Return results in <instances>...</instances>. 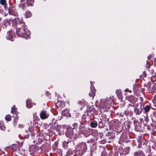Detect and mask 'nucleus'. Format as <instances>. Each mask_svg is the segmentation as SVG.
Wrapping results in <instances>:
<instances>
[{"instance_id":"23","label":"nucleus","mask_w":156,"mask_h":156,"mask_svg":"<svg viewBox=\"0 0 156 156\" xmlns=\"http://www.w3.org/2000/svg\"><path fill=\"white\" fill-rule=\"evenodd\" d=\"M5 129V127L4 126L3 123L0 122V129L2 130H4Z\"/></svg>"},{"instance_id":"11","label":"nucleus","mask_w":156,"mask_h":156,"mask_svg":"<svg viewBox=\"0 0 156 156\" xmlns=\"http://www.w3.org/2000/svg\"><path fill=\"white\" fill-rule=\"evenodd\" d=\"M49 116L46 111H42L40 114V116L42 119H47Z\"/></svg>"},{"instance_id":"4","label":"nucleus","mask_w":156,"mask_h":156,"mask_svg":"<svg viewBox=\"0 0 156 156\" xmlns=\"http://www.w3.org/2000/svg\"><path fill=\"white\" fill-rule=\"evenodd\" d=\"M79 135L82 134L86 137L90 135L89 129L86 128L84 126L80 125L79 127Z\"/></svg>"},{"instance_id":"25","label":"nucleus","mask_w":156,"mask_h":156,"mask_svg":"<svg viewBox=\"0 0 156 156\" xmlns=\"http://www.w3.org/2000/svg\"><path fill=\"white\" fill-rule=\"evenodd\" d=\"M5 119L7 121H9L11 120V116L9 115H7L5 117Z\"/></svg>"},{"instance_id":"7","label":"nucleus","mask_w":156,"mask_h":156,"mask_svg":"<svg viewBox=\"0 0 156 156\" xmlns=\"http://www.w3.org/2000/svg\"><path fill=\"white\" fill-rule=\"evenodd\" d=\"M6 37L8 40L12 41L15 38V35L12 30H10L7 33Z\"/></svg>"},{"instance_id":"20","label":"nucleus","mask_w":156,"mask_h":156,"mask_svg":"<svg viewBox=\"0 0 156 156\" xmlns=\"http://www.w3.org/2000/svg\"><path fill=\"white\" fill-rule=\"evenodd\" d=\"M25 16L26 18L30 17L31 16V12L28 10H26L25 14Z\"/></svg>"},{"instance_id":"49","label":"nucleus","mask_w":156,"mask_h":156,"mask_svg":"<svg viewBox=\"0 0 156 156\" xmlns=\"http://www.w3.org/2000/svg\"><path fill=\"white\" fill-rule=\"evenodd\" d=\"M87 143H88V144H91V142H90V141L89 140H88L87 141Z\"/></svg>"},{"instance_id":"5","label":"nucleus","mask_w":156,"mask_h":156,"mask_svg":"<svg viewBox=\"0 0 156 156\" xmlns=\"http://www.w3.org/2000/svg\"><path fill=\"white\" fill-rule=\"evenodd\" d=\"M143 119L140 118L138 119H135L133 121V123L135 125V129L137 131H141L142 130L141 126L140 125L143 121Z\"/></svg>"},{"instance_id":"47","label":"nucleus","mask_w":156,"mask_h":156,"mask_svg":"<svg viewBox=\"0 0 156 156\" xmlns=\"http://www.w3.org/2000/svg\"><path fill=\"white\" fill-rule=\"evenodd\" d=\"M16 109H14V112L13 113H12V114H16Z\"/></svg>"},{"instance_id":"15","label":"nucleus","mask_w":156,"mask_h":156,"mask_svg":"<svg viewBox=\"0 0 156 156\" xmlns=\"http://www.w3.org/2000/svg\"><path fill=\"white\" fill-rule=\"evenodd\" d=\"M33 103H32V101L30 99H28L26 101V106L27 107L29 108H31Z\"/></svg>"},{"instance_id":"54","label":"nucleus","mask_w":156,"mask_h":156,"mask_svg":"<svg viewBox=\"0 0 156 156\" xmlns=\"http://www.w3.org/2000/svg\"><path fill=\"white\" fill-rule=\"evenodd\" d=\"M6 149H7V148H5V149H4V150H5V151H6Z\"/></svg>"},{"instance_id":"46","label":"nucleus","mask_w":156,"mask_h":156,"mask_svg":"<svg viewBox=\"0 0 156 156\" xmlns=\"http://www.w3.org/2000/svg\"><path fill=\"white\" fill-rule=\"evenodd\" d=\"M139 98H140V101H143V99L142 97H140Z\"/></svg>"},{"instance_id":"50","label":"nucleus","mask_w":156,"mask_h":156,"mask_svg":"<svg viewBox=\"0 0 156 156\" xmlns=\"http://www.w3.org/2000/svg\"><path fill=\"white\" fill-rule=\"evenodd\" d=\"M150 128H151V127H150V126H147V129L148 130H150Z\"/></svg>"},{"instance_id":"53","label":"nucleus","mask_w":156,"mask_h":156,"mask_svg":"<svg viewBox=\"0 0 156 156\" xmlns=\"http://www.w3.org/2000/svg\"><path fill=\"white\" fill-rule=\"evenodd\" d=\"M14 156H18L17 155L15 154H14Z\"/></svg>"},{"instance_id":"36","label":"nucleus","mask_w":156,"mask_h":156,"mask_svg":"<svg viewBox=\"0 0 156 156\" xmlns=\"http://www.w3.org/2000/svg\"><path fill=\"white\" fill-rule=\"evenodd\" d=\"M124 115H126L125 111L123 112H121L120 114V116L121 117H123Z\"/></svg>"},{"instance_id":"13","label":"nucleus","mask_w":156,"mask_h":156,"mask_svg":"<svg viewBox=\"0 0 156 156\" xmlns=\"http://www.w3.org/2000/svg\"><path fill=\"white\" fill-rule=\"evenodd\" d=\"M9 21V20L8 19L5 20L3 22L1 27L3 28H6V27L10 24Z\"/></svg>"},{"instance_id":"3","label":"nucleus","mask_w":156,"mask_h":156,"mask_svg":"<svg viewBox=\"0 0 156 156\" xmlns=\"http://www.w3.org/2000/svg\"><path fill=\"white\" fill-rule=\"evenodd\" d=\"M87 149V145L86 143L82 142L78 145L76 151L79 155L81 156L86 152Z\"/></svg>"},{"instance_id":"55","label":"nucleus","mask_w":156,"mask_h":156,"mask_svg":"<svg viewBox=\"0 0 156 156\" xmlns=\"http://www.w3.org/2000/svg\"><path fill=\"white\" fill-rule=\"evenodd\" d=\"M70 154H71V155L72 154H73V153H71Z\"/></svg>"},{"instance_id":"37","label":"nucleus","mask_w":156,"mask_h":156,"mask_svg":"<svg viewBox=\"0 0 156 156\" xmlns=\"http://www.w3.org/2000/svg\"><path fill=\"white\" fill-rule=\"evenodd\" d=\"M78 104H80V105H81L82 107L84 106L83 103L82 102L80 101H78Z\"/></svg>"},{"instance_id":"8","label":"nucleus","mask_w":156,"mask_h":156,"mask_svg":"<svg viewBox=\"0 0 156 156\" xmlns=\"http://www.w3.org/2000/svg\"><path fill=\"white\" fill-rule=\"evenodd\" d=\"M91 87H90V91L89 94V96L92 98V99H93L95 95V93L96 90L94 86H92V82H90Z\"/></svg>"},{"instance_id":"6","label":"nucleus","mask_w":156,"mask_h":156,"mask_svg":"<svg viewBox=\"0 0 156 156\" xmlns=\"http://www.w3.org/2000/svg\"><path fill=\"white\" fill-rule=\"evenodd\" d=\"M129 107L124 111L126 116L131 117L133 114L132 110L134 106L130 104H129Z\"/></svg>"},{"instance_id":"35","label":"nucleus","mask_w":156,"mask_h":156,"mask_svg":"<svg viewBox=\"0 0 156 156\" xmlns=\"http://www.w3.org/2000/svg\"><path fill=\"white\" fill-rule=\"evenodd\" d=\"M119 99L121 101H122V98H123V96H122V94H120L119 95L117 96Z\"/></svg>"},{"instance_id":"34","label":"nucleus","mask_w":156,"mask_h":156,"mask_svg":"<svg viewBox=\"0 0 156 156\" xmlns=\"http://www.w3.org/2000/svg\"><path fill=\"white\" fill-rule=\"evenodd\" d=\"M59 105L60 107H64V106H65V104L64 102H60Z\"/></svg>"},{"instance_id":"40","label":"nucleus","mask_w":156,"mask_h":156,"mask_svg":"<svg viewBox=\"0 0 156 156\" xmlns=\"http://www.w3.org/2000/svg\"><path fill=\"white\" fill-rule=\"evenodd\" d=\"M24 126V125L23 124H19V127L21 128H23Z\"/></svg>"},{"instance_id":"9","label":"nucleus","mask_w":156,"mask_h":156,"mask_svg":"<svg viewBox=\"0 0 156 156\" xmlns=\"http://www.w3.org/2000/svg\"><path fill=\"white\" fill-rule=\"evenodd\" d=\"M143 108L139 107V104H136V107L134 108V112L136 115H140L141 113Z\"/></svg>"},{"instance_id":"33","label":"nucleus","mask_w":156,"mask_h":156,"mask_svg":"<svg viewBox=\"0 0 156 156\" xmlns=\"http://www.w3.org/2000/svg\"><path fill=\"white\" fill-rule=\"evenodd\" d=\"M73 127V129H76V128H77L78 126V124L76 123H74L72 125Z\"/></svg>"},{"instance_id":"2","label":"nucleus","mask_w":156,"mask_h":156,"mask_svg":"<svg viewBox=\"0 0 156 156\" xmlns=\"http://www.w3.org/2000/svg\"><path fill=\"white\" fill-rule=\"evenodd\" d=\"M113 97L111 98H107L106 99H102L101 100L99 106L101 112H108L111 106L112 103Z\"/></svg>"},{"instance_id":"29","label":"nucleus","mask_w":156,"mask_h":156,"mask_svg":"<svg viewBox=\"0 0 156 156\" xmlns=\"http://www.w3.org/2000/svg\"><path fill=\"white\" fill-rule=\"evenodd\" d=\"M16 119H14L13 121V123L15 126H16V124L17 122V120L19 118V117L17 116V115L15 117Z\"/></svg>"},{"instance_id":"26","label":"nucleus","mask_w":156,"mask_h":156,"mask_svg":"<svg viewBox=\"0 0 156 156\" xmlns=\"http://www.w3.org/2000/svg\"><path fill=\"white\" fill-rule=\"evenodd\" d=\"M58 142H55L54 145L53 146V148L55 150H56L58 146Z\"/></svg>"},{"instance_id":"58","label":"nucleus","mask_w":156,"mask_h":156,"mask_svg":"<svg viewBox=\"0 0 156 156\" xmlns=\"http://www.w3.org/2000/svg\"><path fill=\"white\" fill-rule=\"evenodd\" d=\"M14 147H15L14 146H13V148H14Z\"/></svg>"},{"instance_id":"43","label":"nucleus","mask_w":156,"mask_h":156,"mask_svg":"<svg viewBox=\"0 0 156 156\" xmlns=\"http://www.w3.org/2000/svg\"><path fill=\"white\" fill-rule=\"evenodd\" d=\"M125 92H127L129 91V92L131 93V91H129L128 89H126L125 90Z\"/></svg>"},{"instance_id":"27","label":"nucleus","mask_w":156,"mask_h":156,"mask_svg":"<svg viewBox=\"0 0 156 156\" xmlns=\"http://www.w3.org/2000/svg\"><path fill=\"white\" fill-rule=\"evenodd\" d=\"M68 133L69 134V136L70 137L72 136L73 135V132L72 131H71L69 130H68L67 132V134Z\"/></svg>"},{"instance_id":"56","label":"nucleus","mask_w":156,"mask_h":156,"mask_svg":"<svg viewBox=\"0 0 156 156\" xmlns=\"http://www.w3.org/2000/svg\"><path fill=\"white\" fill-rule=\"evenodd\" d=\"M3 156H6L5 155H3Z\"/></svg>"},{"instance_id":"32","label":"nucleus","mask_w":156,"mask_h":156,"mask_svg":"<svg viewBox=\"0 0 156 156\" xmlns=\"http://www.w3.org/2000/svg\"><path fill=\"white\" fill-rule=\"evenodd\" d=\"M20 7L21 8H22L23 10H25L26 8V5L22 4L20 5Z\"/></svg>"},{"instance_id":"38","label":"nucleus","mask_w":156,"mask_h":156,"mask_svg":"<svg viewBox=\"0 0 156 156\" xmlns=\"http://www.w3.org/2000/svg\"><path fill=\"white\" fill-rule=\"evenodd\" d=\"M16 109V107L15 105H13L12 107V110L11 111V113L14 112V110Z\"/></svg>"},{"instance_id":"12","label":"nucleus","mask_w":156,"mask_h":156,"mask_svg":"<svg viewBox=\"0 0 156 156\" xmlns=\"http://www.w3.org/2000/svg\"><path fill=\"white\" fill-rule=\"evenodd\" d=\"M62 114L63 116L69 117L71 116V114L69 113V110L66 109L62 112Z\"/></svg>"},{"instance_id":"39","label":"nucleus","mask_w":156,"mask_h":156,"mask_svg":"<svg viewBox=\"0 0 156 156\" xmlns=\"http://www.w3.org/2000/svg\"><path fill=\"white\" fill-rule=\"evenodd\" d=\"M28 130L29 131H30V132H32L33 131V128L32 127H29V128Z\"/></svg>"},{"instance_id":"30","label":"nucleus","mask_w":156,"mask_h":156,"mask_svg":"<svg viewBox=\"0 0 156 156\" xmlns=\"http://www.w3.org/2000/svg\"><path fill=\"white\" fill-rule=\"evenodd\" d=\"M144 121L146 122L145 123H147L148 122L149 119H148V116L147 115H146V116H144Z\"/></svg>"},{"instance_id":"42","label":"nucleus","mask_w":156,"mask_h":156,"mask_svg":"<svg viewBox=\"0 0 156 156\" xmlns=\"http://www.w3.org/2000/svg\"><path fill=\"white\" fill-rule=\"evenodd\" d=\"M105 151H103L101 154V156H105Z\"/></svg>"},{"instance_id":"59","label":"nucleus","mask_w":156,"mask_h":156,"mask_svg":"<svg viewBox=\"0 0 156 156\" xmlns=\"http://www.w3.org/2000/svg\"><path fill=\"white\" fill-rule=\"evenodd\" d=\"M14 147H15L14 146H13V148H14Z\"/></svg>"},{"instance_id":"57","label":"nucleus","mask_w":156,"mask_h":156,"mask_svg":"<svg viewBox=\"0 0 156 156\" xmlns=\"http://www.w3.org/2000/svg\"><path fill=\"white\" fill-rule=\"evenodd\" d=\"M114 124H115V122H114Z\"/></svg>"},{"instance_id":"41","label":"nucleus","mask_w":156,"mask_h":156,"mask_svg":"<svg viewBox=\"0 0 156 156\" xmlns=\"http://www.w3.org/2000/svg\"><path fill=\"white\" fill-rule=\"evenodd\" d=\"M53 123H50L49 125V126H50V128H51L52 127H53Z\"/></svg>"},{"instance_id":"1","label":"nucleus","mask_w":156,"mask_h":156,"mask_svg":"<svg viewBox=\"0 0 156 156\" xmlns=\"http://www.w3.org/2000/svg\"><path fill=\"white\" fill-rule=\"evenodd\" d=\"M16 24L17 26L16 34L19 37H24L26 39L30 38V33L27 30V27L22 19L18 18H15Z\"/></svg>"},{"instance_id":"31","label":"nucleus","mask_w":156,"mask_h":156,"mask_svg":"<svg viewBox=\"0 0 156 156\" xmlns=\"http://www.w3.org/2000/svg\"><path fill=\"white\" fill-rule=\"evenodd\" d=\"M116 93L117 96L122 94L121 90H117L116 91Z\"/></svg>"},{"instance_id":"52","label":"nucleus","mask_w":156,"mask_h":156,"mask_svg":"<svg viewBox=\"0 0 156 156\" xmlns=\"http://www.w3.org/2000/svg\"><path fill=\"white\" fill-rule=\"evenodd\" d=\"M14 146H15V147H17V145H14Z\"/></svg>"},{"instance_id":"21","label":"nucleus","mask_w":156,"mask_h":156,"mask_svg":"<svg viewBox=\"0 0 156 156\" xmlns=\"http://www.w3.org/2000/svg\"><path fill=\"white\" fill-rule=\"evenodd\" d=\"M130 147L129 146H127L125 147L124 151L125 154H128L130 151Z\"/></svg>"},{"instance_id":"19","label":"nucleus","mask_w":156,"mask_h":156,"mask_svg":"<svg viewBox=\"0 0 156 156\" xmlns=\"http://www.w3.org/2000/svg\"><path fill=\"white\" fill-rule=\"evenodd\" d=\"M34 3V0H27V5L32 6H33Z\"/></svg>"},{"instance_id":"45","label":"nucleus","mask_w":156,"mask_h":156,"mask_svg":"<svg viewBox=\"0 0 156 156\" xmlns=\"http://www.w3.org/2000/svg\"><path fill=\"white\" fill-rule=\"evenodd\" d=\"M46 94L48 96H49V95H50V93L48 92H46Z\"/></svg>"},{"instance_id":"14","label":"nucleus","mask_w":156,"mask_h":156,"mask_svg":"<svg viewBox=\"0 0 156 156\" xmlns=\"http://www.w3.org/2000/svg\"><path fill=\"white\" fill-rule=\"evenodd\" d=\"M134 156H145V155L142 151H139L134 152Z\"/></svg>"},{"instance_id":"17","label":"nucleus","mask_w":156,"mask_h":156,"mask_svg":"<svg viewBox=\"0 0 156 156\" xmlns=\"http://www.w3.org/2000/svg\"><path fill=\"white\" fill-rule=\"evenodd\" d=\"M9 13L10 14L13 16H16L18 15L17 12L16 11L12 10L11 9H9Z\"/></svg>"},{"instance_id":"18","label":"nucleus","mask_w":156,"mask_h":156,"mask_svg":"<svg viewBox=\"0 0 156 156\" xmlns=\"http://www.w3.org/2000/svg\"><path fill=\"white\" fill-rule=\"evenodd\" d=\"M90 125L92 128H94L97 126L98 123L96 121H94L90 122Z\"/></svg>"},{"instance_id":"10","label":"nucleus","mask_w":156,"mask_h":156,"mask_svg":"<svg viewBox=\"0 0 156 156\" xmlns=\"http://www.w3.org/2000/svg\"><path fill=\"white\" fill-rule=\"evenodd\" d=\"M126 99L128 100L132 104H134L136 98L133 95L127 96L126 97Z\"/></svg>"},{"instance_id":"24","label":"nucleus","mask_w":156,"mask_h":156,"mask_svg":"<svg viewBox=\"0 0 156 156\" xmlns=\"http://www.w3.org/2000/svg\"><path fill=\"white\" fill-rule=\"evenodd\" d=\"M6 0H0V4L2 5H4L5 8L6 6Z\"/></svg>"},{"instance_id":"22","label":"nucleus","mask_w":156,"mask_h":156,"mask_svg":"<svg viewBox=\"0 0 156 156\" xmlns=\"http://www.w3.org/2000/svg\"><path fill=\"white\" fill-rule=\"evenodd\" d=\"M151 107L150 106L147 105L145 106L144 107V108L145 112L146 113L148 112L150 110Z\"/></svg>"},{"instance_id":"48","label":"nucleus","mask_w":156,"mask_h":156,"mask_svg":"<svg viewBox=\"0 0 156 156\" xmlns=\"http://www.w3.org/2000/svg\"><path fill=\"white\" fill-rule=\"evenodd\" d=\"M70 150V149H69L68 150V151H67V154H68V155H70V154L69 153V151Z\"/></svg>"},{"instance_id":"44","label":"nucleus","mask_w":156,"mask_h":156,"mask_svg":"<svg viewBox=\"0 0 156 156\" xmlns=\"http://www.w3.org/2000/svg\"><path fill=\"white\" fill-rule=\"evenodd\" d=\"M34 122V126L36 127L37 126H38V125H37V122H36L35 121Z\"/></svg>"},{"instance_id":"51","label":"nucleus","mask_w":156,"mask_h":156,"mask_svg":"<svg viewBox=\"0 0 156 156\" xmlns=\"http://www.w3.org/2000/svg\"><path fill=\"white\" fill-rule=\"evenodd\" d=\"M2 151L1 149H0V155L2 154Z\"/></svg>"},{"instance_id":"16","label":"nucleus","mask_w":156,"mask_h":156,"mask_svg":"<svg viewBox=\"0 0 156 156\" xmlns=\"http://www.w3.org/2000/svg\"><path fill=\"white\" fill-rule=\"evenodd\" d=\"M69 143V141L68 140H64L63 141L62 144V147L65 149H66L68 147V144Z\"/></svg>"},{"instance_id":"28","label":"nucleus","mask_w":156,"mask_h":156,"mask_svg":"<svg viewBox=\"0 0 156 156\" xmlns=\"http://www.w3.org/2000/svg\"><path fill=\"white\" fill-rule=\"evenodd\" d=\"M137 104H139V107L144 108V104H143V101H140L139 103H137Z\"/></svg>"}]
</instances>
